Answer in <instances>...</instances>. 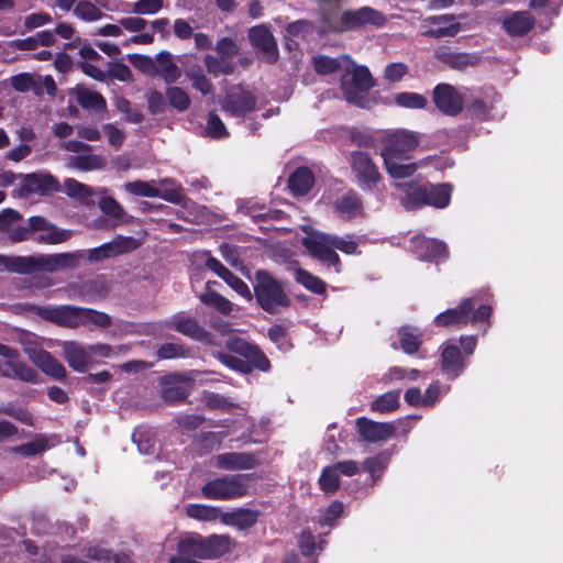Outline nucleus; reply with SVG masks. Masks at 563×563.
Instances as JSON below:
<instances>
[{
	"instance_id": "obj_1",
	"label": "nucleus",
	"mask_w": 563,
	"mask_h": 563,
	"mask_svg": "<svg viewBox=\"0 0 563 563\" xmlns=\"http://www.w3.org/2000/svg\"><path fill=\"white\" fill-rule=\"evenodd\" d=\"M84 258L82 251L33 254V255H2L0 254V269L9 273L30 275L34 273H56L58 271L76 268Z\"/></svg>"
},
{
	"instance_id": "obj_2",
	"label": "nucleus",
	"mask_w": 563,
	"mask_h": 563,
	"mask_svg": "<svg viewBox=\"0 0 563 563\" xmlns=\"http://www.w3.org/2000/svg\"><path fill=\"white\" fill-rule=\"evenodd\" d=\"M394 185L405 192L400 203L408 211L423 206L443 209L451 200L452 187L449 184L415 186L411 183L396 181Z\"/></svg>"
},
{
	"instance_id": "obj_3",
	"label": "nucleus",
	"mask_w": 563,
	"mask_h": 563,
	"mask_svg": "<svg viewBox=\"0 0 563 563\" xmlns=\"http://www.w3.org/2000/svg\"><path fill=\"white\" fill-rule=\"evenodd\" d=\"M253 296L258 306L268 313H277L290 305L283 283L267 271H257L254 277Z\"/></svg>"
},
{
	"instance_id": "obj_4",
	"label": "nucleus",
	"mask_w": 563,
	"mask_h": 563,
	"mask_svg": "<svg viewBox=\"0 0 563 563\" xmlns=\"http://www.w3.org/2000/svg\"><path fill=\"white\" fill-rule=\"evenodd\" d=\"M341 75V89L345 100L356 106H363L365 93L374 86V80L367 67L356 65L350 56H344Z\"/></svg>"
},
{
	"instance_id": "obj_5",
	"label": "nucleus",
	"mask_w": 563,
	"mask_h": 563,
	"mask_svg": "<svg viewBox=\"0 0 563 563\" xmlns=\"http://www.w3.org/2000/svg\"><path fill=\"white\" fill-rule=\"evenodd\" d=\"M250 475H224L208 481L201 487V494L207 499L233 500L247 495Z\"/></svg>"
},
{
	"instance_id": "obj_6",
	"label": "nucleus",
	"mask_w": 563,
	"mask_h": 563,
	"mask_svg": "<svg viewBox=\"0 0 563 563\" xmlns=\"http://www.w3.org/2000/svg\"><path fill=\"white\" fill-rule=\"evenodd\" d=\"M383 158H408L407 154L419 144V135L413 131L398 129L387 132L382 139Z\"/></svg>"
},
{
	"instance_id": "obj_7",
	"label": "nucleus",
	"mask_w": 563,
	"mask_h": 563,
	"mask_svg": "<svg viewBox=\"0 0 563 563\" xmlns=\"http://www.w3.org/2000/svg\"><path fill=\"white\" fill-rule=\"evenodd\" d=\"M302 245L309 255L322 264L333 266L336 273L341 272L340 256L331 246L329 233L314 232L302 239Z\"/></svg>"
},
{
	"instance_id": "obj_8",
	"label": "nucleus",
	"mask_w": 563,
	"mask_h": 563,
	"mask_svg": "<svg viewBox=\"0 0 563 563\" xmlns=\"http://www.w3.org/2000/svg\"><path fill=\"white\" fill-rule=\"evenodd\" d=\"M255 107V96L241 85L230 87L221 102V108L225 113L238 118L245 117L254 111Z\"/></svg>"
},
{
	"instance_id": "obj_9",
	"label": "nucleus",
	"mask_w": 563,
	"mask_h": 563,
	"mask_svg": "<svg viewBox=\"0 0 563 563\" xmlns=\"http://www.w3.org/2000/svg\"><path fill=\"white\" fill-rule=\"evenodd\" d=\"M41 318L51 321L59 327L75 329L84 325L82 307L58 306V307H32Z\"/></svg>"
},
{
	"instance_id": "obj_10",
	"label": "nucleus",
	"mask_w": 563,
	"mask_h": 563,
	"mask_svg": "<svg viewBox=\"0 0 563 563\" xmlns=\"http://www.w3.org/2000/svg\"><path fill=\"white\" fill-rule=\"evenodd\" d=\"M351 168L363 190H372L382 179L377 166L365 152L356 151L351 154Z\"/></svg>"
},
{
	"instance_id": "obj_11",
	"label": "nucleus",
	"mask_w": 563,
	"mask_h": 563,
	"mask_svg": "<svg viewBox=\"0 0 563 563\" xmlns=\"http://www.w3.org/2000/svg\"><path fill=\"white\" fill-rule=\"evenodd\" d=\"M341 31L361 29L367 25L382 27L386 23V16L372 7H362L356 10H346L340 18Z\"/></svg>"
},
{
	"instance_id": "obj_12",
	"label": "nucleus",
	"mask_w": 563,
	"mask_h": 563,
	"mask_svg": "<svg viewBox=\"0 0 563 563\" xmlns=\"http://www.w3.org/2000/svg\"><path fill=\"white\" fill-rule=\"evenodd\" d=\"M251 45L266 63L273 64L278 59L279 52L276 38L265 24L252 26L247 31Z\"/></svg>"
},
{
	"instance_id": "obj_13",
	"label": "nucleus",
	"mask_w": 563,
	"mask_h": 563,
	"mask_svg": "<svg viewBox=\"0 0 563 563\" xmlns=\"http://www.w3.org/2000/svg\"><path fill=\"white\" fill-rule=\"evenodd\" d=\"M140 241L132 236L118 235L112 241L88 251L90 262H101L136 250Z\"/></svg>"
},
{
	"instance_id": "obj_14",
	"label": "nucleus",
	"mask_w": 563,
	"mask_h": 563,
	"mask_svg": "<svg viewBox=\"0 0 563 563\" xmlns=\"http://www.w3.org/2000/svg\"><path fill=\"white\" fill-rule=\"evenodd\" d=\"M0 356L7 360L5 365L8 366V369L0 368V376L18 378L26 383H36V372L25 363L18 361V350L0 343Z\"/></svg>"
},
{
	"instance_id": "obj_15",
	"label": "nucleus",
	"mask_w": 563,
	"mask_h": 563,
	"mask_svg": "<svg viewBox=\"0 0 563 563\" xmlns=\"http://www.w3.org/2000/svg\"><path fill=\"white\" fill-rule=\"evenodd\" d=\"M229 351L242 356L246 364H250L251 372L253 368L267 372L271 368L268 358L255 345L246 342L241 338L229 339L225 343Z\"/></svg>"
},
{
	"instance_id": "obj_16",
	"label": "nucleus",
	"mask_w": 563,
	"mask_h": 563,
	"mask_svg": "<svg viewBox=\"0 0 563 563\" xmlns=\"http://www.w3.org/2000/svg\"><path fill=\"white\" fill-rule=\"evenodd\" d=\"M360 438L368 443L385 442L396 433L393 422H377L366 417H360L355 421Z\"/></svg>"
},
{
	"instance_id": "obj_17",
	"label": "nucleus",
	"mask_w": 563,
	"mask_h": 563,
	"mask_svg": "<svg viewBox=\"0 0 563 563\" xmlns=\"http://www.w3.org/2000/svg\"><path fill=\"white\" fill-rule=\"evenodd\" d=\"M432 98L438 110L445 115L455 117L463 110V97L452 85H437Z\"/></svg>"
},
{
	"instance_id": "obj_18",
	"label": "nucleus",
	"mask_w": 563,
	"mask_h": 563,
	"mask_svg": "<svg viewBox=\"0 0 563 563\" xmlns=\"http://www.w3.org/2000/svg\"><path fill=\"white\" fill-rule=\"evenodd\" d=\"M422 25L427 27L424 36L432 38L454 37L462 30L453 14H440L427 16L422 20Z\"/></svg>"
},
{
	"instance_id": "obj_19",
	"label": "nucleus",
	"mask_w": 563,
	"mask_h": 563,
	"mask_svg": "<svg viewBox=\"0 0 563 563\" xmlns=\"http://www.w3.org/2000/svg\"><path fill=\"white\" fill-rule=\"evenodd\" d=\"M413 252L420 260L439 263L446 260L448 247L445 243L424 236H415L411 240Z\"/></svg>"
},
{
	"instance_id": "obj_20",
	"label": "nucleus",
	"mask_w": 563,
	"mask_h": 563,
	"mask_svg": "<svg viewBox=\"0 0 563 563\" xmlns=\"http://www.w3.org/2000/svg\"><path fill=\"white\" fill-rule=\"evenodd\" d=\"M199 559H205L203 538L195 536L178 542L177 554L169 559V563H200Z\"/></svg>"
},
{
	"instance_id": "obj_21",
	"label": "nucleus",
	"mask_w": 563,
	"mask_h": 563,
	"mask_svg": "<svg viewBox=\"0 0 563 563\" xmlns=\"http://www.w3.org/2000/svg\"><path fill=\"white\" fill-rule=\"evenodd\" d=\"M165 325L201 343H212V334L192 318L174 317L173 319L166 321Z\"/></svg>"
},
{
	"instance_id": "obj_22",
	"label": "nucleus",
	"mask_w": 563,
	"mask_h": 563,
	"mask_svg": "<svg viewBox=\"0 0 563 563\" xmlns=\"http://www.w3.org/2000/svg\"><path fill=\"white\" fill-rule=\"evenodd\" d=\"M63 356L68 365L76 372L85 373L92 364L88 346L75 341L62 343Z\"/></svg>"
},
{
	"instance_id": "obj_23",
	"label": "nucleus",
	"mask_w": 563,
	"mask_h": 563,
	"mask_svg": "<svg viewBox=\"0 0 563 563\" xmlns=\"http://www.w3.org/2000/svg\"><path fill=\"white\" fill-rule=\"evenodd\" d=\"M474 309V300L466 298L461 301L456 308L448 309L434 318L438 327H446L450 324L464 325L471 321V312Z\"/></svg>"
},
{
	"instance_id": "obj_24",
	"label": "nucleus",
	"mask_w": 563,
	"mask_h": 563,
	"mask_svg": "<svg viewBox=\"0 0 563 563\" xmlns=\"http://www.w3.org/2000/svg\"><path fill=\"white\" fill-rule=\"evenodd\" d=\"M258 465L254 454L247 452H229L217 455L216 466L220 470L244 471Z\"/></svg>"
},
{
	"instance_id": "obj_25",
	"label": "nucleus",
	"mask_w": 563,
	"mask_h": 563,
	"mask_svg": "<svg viewBox=\"0 0 563 563\" xmlns=\"http://www.w3.org/2000/svg\"><path fill=\"white\" fill-rule=\"evenodd\" d=\"M333 210L338 218L349 221L363 216V202L355 191L350 190L333 202Z\"/></svg>"
},
{
	"instance_id": "obj_26",
	"label": "nucleus",
	"mask_w": 563,
	"mask_h": 563,
	"mask_svg": "<svg viewBox=\"0 0 563 563\" xmlns=\"http://www.w3.org/2000/svg\"><path fill=\"white\" fill-rule=\"evenodd\" d=\"M534 22V18L529 11H516L505 16L501 25L508 35L521 37L532 30Z\"/></svg>"
},
{
	"instance_id": "obj_27",
	"label": "nucleus",
	"mask_w": 563,
	"mask_h": 563,
	"mask_svg": "<svg viewBox=\"0 0 563 563\" xmlns=\"http://www.w3.org/2000/svg\"><path fill=\"white\" fill-rule=\"evenodd\" d=\"M434 56L453 69H465L479 64L481 56L475 53L452 52L444 47H438Z\"/></svg>"
},
{
	"instance_id": "obj_28",
	"label": "nucleus",
	"mask_w": 563,
	"mask_h": 563,
	"mask_svg": "<svg viewBox=\"0 0 563 563\" xmlns=\"http://www.w3.org/2000/svg\"><path fill=\"white\" fill-rule=\"evenodd\" d=\"M59 189L58 181L48 174H27L21 187L22 195L41 194L47 195Z\"/></svg>"
},
{
	"instance_id": "obj_29",
	"label": "nucleus",
	"mask_w": 563,
	"mask_h": 563,
	"mask_svg": "<svg viewBox=\"0 0 563 563\" xmlns=\"http://www.w3.org/2000/svg\"><path fill=\"white\" fill-rule=\"evenodd\" d=\"M258 517V510L241 507L232 511L223 512L221 522L225 526L236 528L238 530H246L256 525Z\"/></svg>"
},
{
	"instance_id": "obj_30",
	"label": "nucleus",
	"mask_w": 563,
	"mask_h": 563,
	"mask_svg": "<svg viewBox=\"0 0 563 563\" xmlns=\"http://www.w3.org/2000/svg\"><path fill=\"white\" fill-rule=\"evenodd\" d=\"M465 363L462 358L461 352L455 345H446L441 354V368L444 375L454 379L463 372Z\"/></svg>"
},
{
	"instance_id": "obj_31",
	"label": "nucleus",
	"mask_w": 563,
	"mask_h": 563,
	"mask_svg": "<svg viewBox=\"0 0 563 563\" xmlns=\"http://www.w3.org/2000/svg\"><path fill=\"white\" fill-rule=\"evenodd\" d=\"M205 559H217L230 553L236 545L229 534H212L203 538Z\"/></svg>"
},
{
	"instance_id": "obj_32",
	"label": "nucleus",
	"mask_w": 563,
	"mask_h": 563,
	"mask_svg": "<svg viewBox=\"0 0 563 563\" xmlns=\"http://www.w3.org/2000/svg\"><path fill=\"white\" fill-rule=\"evenodd\" d=\"M64 190L67 196L76 198L87 205H93L95 197H98V195L107 194V189L104 188H93L73 178H68L64 181Z\"/></svg>"
},
{
	"instance_id": "obj_33",
	"label": "nucleus",
	"mask_w": 563,
	"mask_h": 563,
	"mask_svg": "<svg viewBox=\"0 0 563 563\" xmlns=\"http://www.w3.org/2000/svg\"><path fill=\"white\" fill-rule=\"evenodd\" d=\"M59 443L60 439L55 434H38L32 441L14 448L13 451L23 456H32L54 448Z\"/></svg>"
},
{
	"instance_id": "obj_34",
	"label": "nucleus",
	"mask_w": 563,
	"mask_h": 563,
	"mask_svg": "<svg viewBox=\"0 0 563 563\" xmlns=\"http://www.w3.org/2000/svg\"><path fill=\"white\" fill-rule=\"evenodd\" d=\"M98 207L103 214L110 218L112 227L129 222L126 212L120 202L106 194L98 195Z\"/></svg>"
},
{
	"instance_id": "obj_35",
	"label": "nucleus",
	"mask_w": 563,
	"mask_h": 563,
	"mask_svg": "<svg viewBox=\"0 0 563 563\" xmlns=\"http://www.w3.org/2000/svg\"><path fill=\"white\" fill-rule=\"evenodd\" d=\"M313 185L314 176L308 167L297 168L288 180V187L294 196L307 195Z\"/></svg>"
},
{
	"instance_id": "obj_36",
	"label": "nucleus",
	"mask_w": 563,
	"mask_h": 563,
	"mask_svg": "<svg viewBox=\"0 0 563 563\" xmlns=\"http://www.w3.org/2000/svg\"><path fill=\"white\" fill-rule=\"evenodd\" d=\"M239 210L244 214H249L256 222L279 220L283 217V211L268 208L265 205L251 200L241 203Z\"/></svg>"
},
{
	"instance_id": "obj_37",
	"label": "nucleus",
	"mask_w": 563,
	"mask_h": 563,
	"mask_svg": "<svg viewBox=\"0 0 563 563\" xmlns=\"http://www.w3.org/2000/svg\"><path fill=\"white\" fill-rule=\"evenodd\" d=\"M156 74H158L166 84H173L181 76V70L174 63L169 52L162 51L156 55Z\"/></svg>"
},
{
	"instance_id": "obj_38",
	"label": "nucleus",
	"mask_w": 563,
	"mask_h": 563,
	"mask_svg": "<svg viewBox=\"0 0 563 563\" xmlns=\"http://www.w3.org/2000/svg\"><path fill=\"white\" fill-rule=\"evenodd\" d=\"M386 172L394 179H404L411 177L418 165L413 162H407L408 158H383Z\"/></svg>"
},
{
	"instance_id": "obj_39",
	"label": "nucleus",
	"mask_w": 563,
	"mask_h": 563,
	"mask_svg": "<svg viewBox=\"0 0 563 563\" xmlns=\"http://www.w3.org/2000/svg\"><path fill=\"white\" fill-rule=\"evenodd\" d=\"M43 373L55 379H64L66 369L60 362L54 358L48 352L44 351L33 362Z\"/></svg>"
},
{
	"instance_id": "obj_40",
	"label": "nucleus",
	"mask_w": 563,
	"mask_h": 563,
	"mask_svg": "<svg viewBox=\"0 0 563 563\" xmlns=\"http://www.w3.org/2000/svg\"><path fill=\"white\" fill-rule=\"evenodd\" d=\"M159 183L163 188L158 189V198L176 205L184 206L186 203L187 198L183 194V188L174 179L164 178Z\"/></svg>"
},
{
	"instance_id": "obj_41",
	"label": "nucleus",
	"mask_w": 563,
	"mask_h": 563,
	"mask_svg": "<svg viewBox=\"0 0 563 563\" xmlns=\"http://www.w3.org/2000/svg\"><path fill=\"white\" fill-rule=\"evenodd\" d=\"M227 432H205L201 433L194 442L197 452L200 455L207 454L221 446Z\"/></svg>"
},
{
	"instance_id": "obj_42",
	"label": "nucleus",
	"mask_w": 563,
	"mask_h": 563,
	"mask_svg": "<svg viewBox=\"0 0 563 563\" xmlns=\"http://www.w3.org/2000/svg\"><path fill=\"white\" fill-rule=\"evenodd\" d=\"M185 510L188 517L201 521L221 520V516L223 515L221 508L201 504L187 505Z\"/></svg>"
},
{
	"instance_id": "obj_43",
	"label": "nucleus",
	"mask_w": 563,
	"mask_h": 563,
	"mask_svg": "<svg viewBox=\"0 0 563 563\" xmlns=\"http://www.w3.org/2000/svg\"><path fill=\"white\" fill-rule=\"evenodd\" d=\"M69 166L79 170H96L101 169L106 166L107 161L101 155L85 154L71 156L69 158Z\"/></svg>"
},
{
	"instance_id": "obj_44",
	"label": "nucleus",
	"mask_w": 563,
	"mask_h": 563,
	"mask_svg": "<svg viewBox=\"0 0 563 563\" xmlns=\"http://www.w3.org/2000/svg\"><path fill=\"white\" fill-rule=\"evenodd\" d=\"M74 15L85 22H96L103 19L104 14L100 8L91 1L79 0L73 8Z\"/></svg>"
},
{
	"instance_id": "obj_45",
	"label": "nucleus",
	"mask_w": 563,
	"mask_h": 563,
	"mask_svg": "<svg viewBox=\"0 0 563 563\" xmlns=\"http://www.w3.org/2000/svg\"><path fill=\"white\" fill-rule=\"evenodd\" d=\"M71 232L59 229L53 223H48L45 229L37 234L35 241L40 244H59L68 241Z\"/></svg>"
},
{
	"instance_id": "obj_46",
	"label": "nucleus",
	"mask_w": 563,
	"mask_h": 563,
	"mask_svg": "<svg viewBox=\"0 0 563 563\" xmlns=\"http://www.w3.org/2000/svg\"><path fill=\"white\" fill-rule=\"evenodd\" d=\"M333 251L338 250L346 255H360V239L353 234L335 235L330 234Z\"/></svg>"
},
{
	"instance_id": "obj_47",
	"label": "nucleus",
	"mask_w": 563,
	"mask_h": 563,
	"mask_svg": "<svg viewBox=\"0 0 563 563\" xmlns=\"http://www.w3.org/2000/svg\"><path fill=\"white\" fill-rule=\"evenodd\" d=\"M203 64L207 71L214 77H218L220 75H232L235 69L234 64L230 60L223 59L221 56L218 57L211 54L205 56Z\"/></svg>"
},
{
	"instance_id": "obj_48",
	"label": "nucleus",
	"mask_w": 563,
	"mask_h": 563,
	"mask_svg": "<svg viewBox=\"0 0 563 563\" xmlns=\"http://www.w3.org/2000/svg\"><path fill=\"white\" fill-rule=\"evenodd\" d=\"M295 279L298 284L314 294L322 295L325 292V283L303 268H297L295 271Z\"/></svg>"
},
{
	"instance_id": "obj_49",
	"label": "nucleus",
	"mask_w": 563,
	"mask_h": 563,
	"mask_svg": "<svg viewBox=\"0 0 563 563\" xmlns=\"http://www.w3.org/2000/svg\"><path fill=\"white\" fill-rule=\"evenodd\" d=\"M77 101L84 109L101 111L107 108L106 99L100 93L86 88L77 90Z\"/></svg>"
},
{
	"instance_id": "obj_50",
	"label": "nucleus",
	"mask_w": 563,
	"mask_h": 563,
	"mask_svg": "<svg viewBox=\"0 0 563 563\" xmlns=\"http://www.w3.org/2000/svg\"><path fill=\"white\" fill-rule=\"evenodd\" d=\"M200 300L208 307L216 309L222 314H230L233 309V303L214 290L208 289L200 295Z\"/></svg>"
},
{
	"instance_id": "obj_51",
	"label": "nucleus",
	"mask_w": 563,
	"mask_h": 563,
	"mask_svg": "<svg viewBox=\"0 0 563 563\" xmlns=\"http://www.w3.org/2000/svg\"><path fill=\"white\" fill-rule=\"evenodd\" d=\"M400 390H390L377 397L371 405V410L387 413L399 407Z\"/></svg>"
},
{
	"instance_id": "obj_52",
	"label": "nucleus",
	"mask_w": 563,
	"mask_h": 563,
	"mask_svg": "<svg viewBox=\"0 0 563 563\" xmlns=\"http://www.w3.org/2000/svg\"><path fill=\"white\" fill-rule=\"evenodd\" d=\"M162 396L168 402H178L188 396V391L178 383L176 376H172L165 380Z\"/></svg>"
},
{
	"instance_id": "obj_53",
	"label": "nucleus",
	"mask_w": 563,
	"mask_h": 563,
	"mask_svg": "<svg viewBox=\"0 0 563 563\" xmlns=\"http://www.w3.org/2000/svg\"><path fill=\"white\" fill-rule=\"evenodd\" d=\"M345 55H340L339 57L332 58L325 55H320L313 58V66L318 74L320 75H329L336 70H341L345 63L343 62V57Z\"/></svg>"
},
{
	"instance_id": "obj_54",
	"label": "nucleus",
	"mask_w": 563,
	"mask_h": 563,
	"mask_svg": "<svg viewBox=\"0 0 563 563\" xmlns=\"http://www.w3.org/2000/svg\"><path fill=\"white\" fill-rule=\"evenodd\" d=\"M165 95L170 107L178 112H185L191 104L188 93L179 87L173 86L167 88Z\"/></svg>"
},
{
	"instance_id": "obj_55",
	"label": "nucleus",
	"mask_w": 563,
	"mask_h": 563,
	"mask_svg": "<svg viewBox=\"0 0 563 563\" xmlns=\"http://www.w3.org/2000/svg\"><path fill=\"white\" fill-rule=\"evenodd\" d=\"M11 87L19 92H27L33 90L35 93H40L41 89L35 80V76L30 73H20L10 78Z\"/></svg>"
},
{
	"instance_id": "obj_56",
	"label": "nucleus",
	"mask_w": 563,
	"mask_h": 563,
	"mask_svg": "<svg viewBox=\"0 0 563 563\" xmlns=\"http://www.w3.org/2000/svg\"><path fill=\"white\" fill-rule=\"evenodd\" d=\"M18 342L21 344L24 353L29 356V358L34 362V360L43 353L45 350L42 349L41 343L38 342V338L30 332H22L18 336Z\"/></svg>"
},
{
	"instance_id": "obj_57",
	"label": "nucleus",
	"mask_w": 563,
	"mask_h": 563,
	"mask_svg": "<svg viewBox=\"0 0 563 563\" xmlns=\"http://www.w3.org/2000/svg\"><path fill=\"white\" fill-rule=\"evenodd\" d=\"M123 188L126 192L136 196V197H147V198H157L158 197V188H156L153 183H147L143 180H134L129 181L123 185Z\"/></svg>"
},
{
	"instance_id": "obj_58",
	"label": "nucleus",
	"mask_w": 563,
	"mask_h": 563,
	"mask_svg": "<svg viewBox=\"0 0 563 563\" xmlns=\"http://www.w3.org/2000/svg\"><path fill=\"white\" fill-rule=\"evenodd\" d=\"M164 7V0H137L131 3V8L124 12L136 15H154Z\"/></svg>"
},
{
	"instance_id": "obj_59",
	"label": "nucleus",
	"mask_w": 563,
	"mask_h": 563,
	"mask_svg": "<svg viewBox=\"0 0 563 563\" xmlns=\"http://www.w3.org/2000/svg\"><path fill=\"white\" fill-rule=\"evenodd\" d=\"M400 347L406 354H415L420 345L421 341L419 336L409 327H402L398 331Z\"/></svg>"
},
{
	"instance_id": "obj_60",
	"label": "nucleus",
	"mask_w": 563,
	"mask_h": 563,
	"mask_svg": "<svg viewBox=\"0 0 563 563\" xmlns=\"http://www.w3.org/2000/svg\"><path fill=\"white\" fill-rule=\"evenodd\" d=\"M319 485L322 492L332 495L340 487V476L334 471L332 465L325 466L319 477Z\"/></svg>"
},
{
	"instance_id": "obj_61",
	"label": "nucleus",
	"mask_w": 563,
	"mask_h": 563,
	"mask_svg": "<svg viewBox=\"0 0 563 563\" xmlns=\"http://www.w3.org/2000/svg\"><path fill=\"white\" fill-rule=\"evenodd\" d=\"M87 556L97 561H110L113 560L114 563H133L131 558L125 553H119L112 555L110 551L103 549L101 547H90L87 550Z\"/></svg>"
},
{
	"instance_id": "obj_62",
	"label": "nucleus",
	"mask_w": 563,
	"mask_h": 563,
	"mask_svg": "<svg viewBox=\"0 0 563 563\" xmlns=\"http://www.w3.org/2000/svg\"><path fill=\"white\" fill-rule=\"evenodd\" d=\"M394 102L408 109H422L427 106V99L417 92H399L394 96Z\"/></svg>"
},
{
	"instance_id": "obj_63",
	"label": "nucleus",
	"mask_w": 563,
	"mask_h": 563,
	"mask_svg": "<svg viewBox=\"0 0 563 563\" xmlns=\"http://www.w3.org/2000/svg\"><path fill=\"white\" fill-rule=\"evenodd\" d=\"M216 51L223 59H232L240 54V46L232 37H221L216 44Z\"/></svg>"
},
{
	"instance_id": "obj_64",
	"label": "nucleus",
	"mask_w": 563,
	"mask_h": 563,
	"mask_svg": "<svg viewBox=\"0 0 563 563\" xmlns=\"http://www.w3.org/2000/svg\"><path fill=\"white\" fill-rule=\"evenodd\" d=\"M188 351L186 347L183 344L175 342H167L162 344L156 352V355L159 360L186 357Z\"/></svg>"
}]
</instances>
